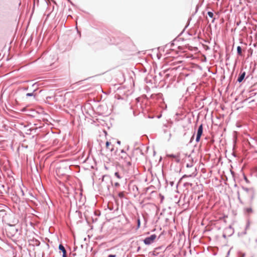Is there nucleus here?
Returning a JSON list of instances; mask_svg holds the SVG:
<instances>
[{"mask_svg":"<svg viewBox=\"0 0 257 257\" xmlns=\"http://www.w3.org/2000/svg\"><path fill=\"white\" fill-rule=\"evenodd\" d=\"M45 67L51 66L58 60L57 55L54 52L47 51L44 52L41 57Z\"/></svg>","mask_w":257,"mask_h":257,"instance_id":"obj_1","label":"nucleus"},{"mask_svg":"<svg viewBox=\"0 0 257 257\" xmlns=\"http://www.w3.org/2000/svg\"><path fill=\"white\" fill-rule=\"evenodd\" d=\"M120 158L122 160V163L123 166L126 168L128 170H131L133 168V166L132 163V158L127 154H124V155H121Z\"/></svg>","mask_w":257,"mask_h":257,"instance_id":"obj_2","label":"nucleus"},{"mask_svg":"<svg viewBox=\"0 0 257 257\" xmlns=\"http://www.w3.org/2000/svg\"><path fill=\"white\" fill-rule=\"evenodd\" d=\"M250 77L251 79L253 78L252 75L251 74H248L247 76H246L245 72L241 70L238 75L236 82L238 83H241L243 80H245L246 79H249Z\"/></svg>","mask_w":257,"mask_h":257,"instance_id":"obj_3","label":"nucleus"},{"mask_svg":"<svg viewBox=\"0 0 257 257\" xmlns=\"http://www.w3.org/2000/svg\"><path fill=\"white\" fill-rule=\"evenodd\" d=\"M157 238V235L155 234H153L151 235L150 236H148L146 237L143 240V242L145 245H149L154 243L155 241V239Z\"/></svg>","mask_w":257,"mask_h":257,"instance_id":"obj_4","label":"nucleus"},{"mask_svg":"<svg viewBox=\"0 0 257 257\" xmlns=\"http://www.w3.org/2000/svg\"><path fill=\"white\" fill-rule=\"evenodd\" d=\"M203 124H201L198 126V128L197 130V135H196V142L197 143L199 142L200 140L201 137L203 134Z\"/></svg>","mask_w":257,"mask_h":257,"instance_id":"obj_5","label":"nucleus"},{"mask_svg":"<svg viewBox=\"0 0 257 257\" xmlns=\"http://www.w3.org/2000/svg\"><path fill=\"white\" fill-rule=\"evenodd\" d=\"M224 232L227 234L228 236H231L234 233V229L230 225L224 229Z\"/></svg>","mask_w":257,"mask_h":257,"instance_id":"obj_6","label":"nucleus"},{"mask_svg":"<svg viewBox=\"0 0 257 257\" xmlns=\"http://www.w3.org/2000/svg\"><path fill=\"white\" fill-rule=\"evenodd\" d=\"M10 231H7V233H10L11 236H13L17 232L18 229L15 227V225H10Z\"/></svg>","mask_w":257,"mask_h":257,"instance_id":"obj_7","label":"nucleus"},{"mask_svg":"<svg viewBox=\"0 0 257 257\" xmlns=\"http://www.w3.org/2000/svg\"><path fill=\"white\" fill-rule=\"evenodd\" d=\"M195 176H196V174H194V175L193 174H190V175H186V174H185V175H183V176H182V177L179 179V181H178V184H177V185H176V187H178V184H179V183H180L182 181V180H183L184 179H185V178H188V177H195Z\"/></svg>","mask_w":257,"mask_h":257,"instance_id":"obj_8","label":"nucleus"},{"mask_svg":"<svg viewBox=\"0 0 257 257\" xmlns=\"http://www.w3.org/2000/svg\"><path fill=\"white\" fill-rule=\"evenodd\" d=\"M30 242H31L30 243L32 245L36 246H39L41 243L40 241L39 240H38L36 238H34L30 240Z\"/></svg>","mask_w":257,"mask_h":257,"instance_id":"obj_9","label":"nucleus"},{"mask_svg":"<svg viewBox=\"0 0 257 257\" xmlns=\"http://www.w3.org/2000/svg\"><path fill=\"white\" fill-rule=\"evenodd\" d=\"M102 181H110L111 185H113L111 179V177L109 175H104L102 176Z\"/></svg>","mask_w":257,"mask_h":257,"instance_id":"obj_10","label":"nucleus"},{"mask_svg":"<svg viewBox=\"0 0 257 257\" xmlns=\"http://www.w3.org/2000/svg\"><path fill=\"white\" fill-rule=\"evenodd\" d=\"M105 146L107 150H108L111 152L113 151V146L111 145L110 142L107 141L105 143Z\"/></svg>","mask_w":257,"mask_h":257,"instance_id":"obj_11","label":"nucleus"},{"mask_svg":"<svg viewBox=\"0 0 257 257\" xmlns=\"http://www.w3.org/2000/svg\"><path fill=\"white\" fill-rule=\"evenodd\" d=\"M58 248L62 252V255H64V254H67L66 250L65 249V247L64 246V245L62 244H61V243L59 244Z\"/></svg>","mask_w":257,"mask_h":257,"instance_id":"obj_12","label":"nucleus"},{"mask_svg":"<svg viewBox=\"0 0 257 257\" xmlns=\"http://www.w3.org/2000/svg\"><path fill=\"white\" fill-rule=\"evenodd\" d=\"M18 195L24 196L25 195L24 191L23 190L22 187L20 186L18 188Z\"/></svg>","mask_w":257,"mask_h":257,"instance_id":"obj_13","label":"nucleus"},{"mask_svg":"<svg viewBox=\"0 0 257 257\" xmlns=\"http://www.w3.org/2000/svg\"><path fill=\"white\" fill-rule=\"evenodd\" d=\"M6 215V210L4 209H1V207H0V217L3 218Z\"/></svg>","mask_w":257,"mask_h":257,"instance_id":"obj_14","label":"nucleus"},{"mask_svg":"<svg viewBox=\"0 0 257 257\" xmlns=\"http://www.w3.org/2000/svg\"><path fill=\"white\" fill-rule=\"evenodd\" d=\"M36 91V89H34L32 92H31V93H27L26 94V96L27 97H31V96H33L34 98H35L36 97V94L34 93V92Z\"/></svg>","mask_w":257,"mask_h":257,"instance_id":"obj_15","label":"nucleus"},{"mask_svg":"<svg viewBox=\"0 0 257 257\" xmlns=\"http://www.w3.org/2000/svg\"><path fill=\"white\" fill-rule=\"evenodd\" d=\"M237 54L239 56H242V48L240 46L237 47Z\"/></svg>","mask_w":257,"mask_h":257,"instance_id":"obj_16","label":"nucleus"},{"mask_svg":"<svg viewBox=\"0 0 257 257\" xmlns=\"http://www.w3.org/2000/svg\"><path fill=\"white\" fill-rule=\"evenodd\" d=\"M192 185H193V184L189 183V182H185L183 184V186L185 187H187V188H188L189 187H192Z\"/></svg>","mask_w":257,"mask_h":257,"instance_id":"obj_17","label":"nucleus"},{"mask_svg":"<svg viewBox=\"0 0 257 257\" xmlns=\"http://www.w3.org/2000/svg\"><path fill=\"white\" fill-rule=\"evenodd\" d=\"M114 176L118 179H121L122 178V176L120 175L119 172H116L114 173Z\"/></svg>","mask_w":257,"mask_h":257,"instance_id":"obj_18","label":"nucleus"},{"mask_svg":"<svg viewBox=\"0 0 257 257\" xmlns=\"http://www.w3.org/2000/svg\"><path fill=\"white\" fill-rule=\"evenodd\" d=\"M137 229H138L140 227V226H141V220L139 217H138L137 218Z\"/></svg>","mask_w":257,"mask_h":257,"instance_id":"obj_19","label":"nucleus"},{"mask_svg":"<svg viewBox=\"0 0 257 257\" xmlns=\"http://www.w3.org/2000/svg\"><path fill=\"white\" fill-rule=\"evenodd\" d=\"M242 189L245 191V192L247 193H249L251 191V190H253L252 189H249L246 187H242Z\"/></svg>","mask_w":257,"mask_h":257,"instance_id":"obj_20","label":"nucleus"},{"mask_svg":"<svg viewBox=\"0 0 257 257\" xmlns=\"http://www.w3.org/2000/svg\"><path fill=\"white\" fill-rule=\"evenodd\" d=\"M249 193H250V199H251V200H252L254 198V190H251V191Z\"/></svg>","mask_w":257,"mask_h":257,"instance_id":"obj_21","label":"nucleus"},{"mask_svg":"<svg viewBox=\"0 0 257 257\" xmlns=\"http://www.w3.org/2000/svg\"><path fill=\"white\" fill-rule=\"evenodd\" d=\"M246 234V231L245 230L244 231H243L242 232H238V236H241L244 235H245Z\"/></svg>","mask_w":257,"mask_h":257,"instance_id":"obj_22","label":"nucleus"},{"mask_svg":"<svg viewBox=\"0 0 257 257\" xmlns=\"http://www.w3.org/2000/svg\"><path fill=\"white\" fill-rule=\"evenodd\" d=\"M207 15L210 18H213L214 16L213 13L210 11L207 12Z\"/></svg>","mask_w":257,"mask_h":257,"instance_id":"obj_23","label":"nucleus"},{"mask_svg":"<svg viewBox=\"0 0 257 257\" xmlns=\"http://www.w3.org/2000/svg\"><path fill=\"white\" fill-rule=\"evenodd\" d=\"M118 196L120 197V198H123L124 197V193L123 192H120L118 193Z\"/></svg>","mask_w":257,"mask_h":257,"instance_id":"obj_24","label":"nucleus"},{"mask_svg":"<svg viewBox=\"0 0 257 257\" xmlns=\"http://www.w3.org/2000/svg\"><path fill=\"white\" fill-rule=\"evenodd\" d=\"M168 157L169 158H176L177 157V156L172 154L168 155Z\"/></svg>","mask_w":257,"mask_h":257,"instance_id":"obj_25","label":"nucleus"},{"mask_svg":"<svg viewBox=\"0 0 257 257\" xmlns=\"http://www.w3.org/2000/svg\"><path fill=\"white\" fill-rule=\"evenodd\" d=\"M76 212L78 213L79 218L81 219L82 218V213L80 211H76Z\"/></svg>","mask_w":257,"mask_h":257,"instance_id":"obj_26","label":"nucleus"},{"mask_svg":"<svg viewBox=\"0 0 257 257\" xmlns=\"http://www.w3.org/2000/svg\"><path fill=\"white\" fill-rule=\"evenodd\" d=\"M246 211L247 213H249L252 212V210L251 208H246Z\"/></svg>","mask_w":257,"mask_h":257,"instance_id":"obj_27","label":"nucleus"},{"mask_svg":"<svg viewBox=\"0 0 257 257\" xmlns=\"http://www.w3.org/2000/svg\"><path fill=\"white\" fill-rule=\"evenodd\" d=\"M237 199L238 200H239V202L241 203H243V202H242L241 199H240V195H239V192H237Z\"/></svg>","mask_w":257,"mask_h":257,"instance_id":"obj_28","label":"nucleus"},{"mask_svg":"<svg viewBox=\"0 0 257 257\" xmlns=\"http://www.w3.org/2000/svg\"><path fill=\"white\" fill-rule=\"evenodd\" d=\"M194 135H195V132L194 133L193 135H192V136L191 137V138H190V142H189V143H191L192 142V141H193L194 140Z\"/></svg>","mask_w":257,"mask_h":257,"instance_id":"obj_29","label":"nucleus"},{"mask_svg":"<svg viewBox=\"0 0 257 257\" xmlns=\"http://www.w3.org/2000/svg\"><path fill=\"white\" fill-rule=\"evenodd\" d=\"M243 179L244 180H245V181L246 182V183H249V181H248V180L247 179L246 176H245V175H244V177H243Z\"/></svg>","mask_w":257,"mask_h":257,"instance_id":"obj_30","label":"nucleus"},{"mask_svg":"<svg viewBox=\"0 0 257 257\" xmlns=\"http://www.w3.org/2000/svg\"><path fill=\"white\" fill-rule=\"evenodd\" d=\"M176 162L177 163H179L180 162V159L179 158V156H177V157L176 158Z\"/></svg>","mask_w":257,"mask_h":257,"instance_id":"obj_31","label":"nucleus"},{"mask_svg":"<svg viewBox=\"0 0 257 257\" xmlns=\"http://www.w3.org/2000/svg\"><path fill=\"white\" fill-rule=\"evenodd\" d=\"M114 186L116 187H118L120 186V184L118 182H115L114 184Z\"/></svg>","mask_w":257,"mask_h":257,"instance_id":"obj_32","label":"nucleus"},{"mask_svg":"<svg viewBox=\"0 0 257 257\" xmlns=\"http://www.w3.org/2000/svg\"><path fill=\"white\" fill-rule=\"evenodd\" d=\"M222 236L224 238H226L227 236H227V234L225 232H224V233H223Z\"/></svg>","mask_w":257,"mask_h":257,"instance_id":"obj_33","label":"nucleus"},{"mask_svg":"<svg viewBox=\"0 0 257 257\" xmlns=\"http://www.w3.org/2000/svg\"><path fill=\"white\" fill-rule=\"evenodd\" d=\"M53 98H54V97L53 96H47L46 97V99L47 101H48L49 100H50L51 99H53Z\"/></svg>","mask_w":257,"mask_h":257,"instance_id":"obj_34","label":"nucleus"},{"mask_svg":"<svg viewBox=\"0 0 257 257\" xmlns=\"http://www.w3.org/2000/svg\"><path fill=\"white\" fill-rule=\"evenodd\" d=\"M29 195L33 198H36V197L33 195V193L31 192L29 193Z\"/></svg>","mask_w":257,"mask_h":257,"instance_id":"obj_35","label":"nucleus"},{"mask_svg":"<svg viewBox=\"0 0 257 257\" xmlns=\"http://www.w3.org/2000/svg\"><path fill=\"white\" fill-rule=\"evenodd\" d=\"M192 166H193V165H192V164H188H188H187V165H186V167H187V168H191V167H192Z\"/></svg>","mask_w":257,"mask_h":257,"instance_id":"obj_36","label":"nucleus"},{"mask_svg":"<svg viewBox=\"0 0 257 257\" xmlns=\"http://www.w3.org/2000/svg\"><path fill=\"white\" fill-rule=\"evenodd\" d=\"M133 114L135 116H137L139 113L136 112L135 110H133Z\"/></svg>","mask_w":257,"mask_h":257,"instance_id":"obj_37","label":"nucleus"},{"mask_svg":"<svg viewBox=\"0 0 257 257\" xmlns=\"http://www.w3.org/2000/svg\"><path fill=\"white\" fill-rule=\"evenodd\" d=\"M169 184H170V186L171 187H172L174 185V181H170Z\"/></svg>","mask_w":257,"mask_h":257,"instance_id":"obj_38","label":"nucleus"},{"mask_svg":"<svg viewBox=\"0 0 257 257\" xmlns=\"http://www.w3.org/2000/svg\"><path fill=\"white\" fill-rule=\"evenodd\" d=\"M249 222L248 221L247 223V224L246 225V227H245V230H246L247 229V228L249 227Z\"/></svg>","mask_w":257,"mask_h":257,"instance_id":"obj_39","label":"nucleus"},{"mask_svg":"<svg viewBox=\"0 0 257 257\" xmlns=\"http://www.w3.org/2000/svg\"><path fill=\"white\" fill-rule=\"evenodd\" d=\"M121 155H124V154H126L123 150H121L120 151Z\"/></svg>","mask_w":257,"mask_h":257,"instance_id":"obj_40","label":"nucleus"},{"mask_svg":"<svg viewBox=\"0 0 257 257\" xmlns=\"http://www.w3.org/2000/svg\"><path fill=\"white\" fill-rule=\"evenodd\" d=\"M108 257H116V255L115 254H109L108 255Z\"/></svg>","mask_w":257,"mask_h":257,"instance_id":"obj_41","label":"nucleus"},{"mask_svg":"<svg viewBox=\"0 0 257 257\" xmlns=\"http://www.w3.org/2000/svg\"><path fill=\"white\" fill-rule=\"evenodd\" d=\"M251 93H250V97L252 96H254L256 94L255 93H254V92H252L251 91H250Z\"/></svg>","mask_w":257,"mask_h":257,"instance_id":"obj_42","label":"nucleus"},{"mask_svg":"<svg viewBox=\"0 0 257 257\" xmlns=\"http://www.w3.org/2000/svg\"><path fill=\"white\" fill-rule=\"evenodd\" d=\"M239 253L241 254V256L240 257H244L245 255V253L239 252Z\"/></svg>","mask_w":257,"mask_h":257,"instance_id":"obj_43","label":"nucleus"},{"mask_svg":"<svg viewBox=\"0 0 257 257\" xmlns=\"http://www.w3.org/2000/svg\"><path fill=\"white\" fill-rule=\"evenodd\" d=\"M163 105H164V107L163 106H162V107H163L164 110H166L167 108V105L165 104H164Z\"/></svg>","mask_w":257,"mask_h":257,"instance_id":"obj_44","label":"nucleus"},{"mask_svg":"<svg viewBox=\"0 0 257 257\" xmlns=\"http://www.w3.org/2000/svg\"><path fill=\"white\" fill-rule=\"evenodd\" d=\"M161 116H162V114H159V115H157V117L158 118H161Z\"/></svg>","mask_w":257,"mask_h":257,"instance_id":"obj_45","label":"nucleus"},{"mask_svg":"<svg viewBox=\"0 0 257 257\" xmlns=\"http://www.w3.org/2000/svg\"><path fill=\"white\" fill-rule=\"evenodd\" d=\"M162 247H163V246H161L157 247L156 249H161Z\"/></svg>","mask_w":257,"mask_h":257,"instance_id":"obj_46","label":"nucleus"},{"mask_svg":"<svg viewBox=\"0 0 257 257\" xmlns=\"http://www.w3.org/2000/svg\"><path fill=\"white\" fill-rule=\"evenodd\" d=\"M163 131H164V133H167V130L166 128H164L163 129Z\"/></svg>","mask_w":257,"mask_h":257,"instance_id":"obj_47","label":"nucleus"},{"mask_svg":"<svg viewBox=\"0 0 257 257\" xmlns=\"http://www.w3.org/2000/svg\"><path fill=\"white\" fill-rule=\"evenodd\" d=\"M174 41H175V40H174L173 42H171V46H173V45H174Z\"/></svg>","mask_w":257,"mask_h":257,"instance_id":"obj_48","label":"nucleus"},{"mask_svg":"<svg viewBox=\"0 0 257 257\" xmlns=\"http://www.w3.org/2000/svg\"><path fill=\"white\" fill-rule=\"evenodd\" d=\"M116 143L117 144L120 145L121 142L120 141H117Z\"/></svg>","mask_w":257,"mask_h":257,"instance_id":"obj_49","label":"nucleus"},{"mask_svg":"<svg viewBox=\"0 0 257 257\" xmlns=\"http://www.w3.org/2000/svg\"><path fill=\"white\" fill-rule=\"evenodd\" d=\"M28 87H25V88H24V90H28Z\"/></svg>","mask_w":257,"mask_h":257,"instance_id":"obj_50","label":"nucleus"},{"mask_svg":"<svg viewBox=\"0 0 257 257\" xmlns=\"http://www.w3.org/2000/svg\"><path fill=\"white\" fill-rule=\"evenodd\" d=\"M140 249H141V247H140V246H139V247H138V249H137V251H139V250H140Z\"/></svg>","mask_w":257,"mask_h":257,"instance_id":"obj_51","label":"nucleus"},{"mask_svg":"<svg viewBox=\"0 0 257 257\" xmlns=\"http://www.w3.org/2000/svg\"><path fill=\"white\" fill-rule=\"evenodd\" d=\"M71 5H72L73 6H74V4L71 1V2H69Z\"/></svg>","mask_w":257,"mask_h":257,"instance_id":"obj_52","label":"nucleus"},{"mask_svg":"<svg viewBox=\"0 0 257 257\" xmlns=\"http://www.w3.org/2000/svg\"><path fill=\"white\" fill-rule=\"evenodd\" d=\"M62 257H67V254H64V255H62Z\"/></svg>","mask_w":257,"mask_h":257,"instance_id":"obj_53","label":"nucleus"},{"mask_svg":"<svg viewBox=\"0 0 257 257\" xmlns=\"http://www.w3.org/2000/svg\"><path fill=\"white\" fill-rule=\"evenodd\" d=\"M254 101V100L253 99H252V100H250V101L249 102V103L252 102H253Z\"/></svg>","mask_w":257,"mask_h":257,"instance_id":"obj_54","label":"nucleus"},{"mask_svg":"<svg viewBox=\"0 0 257 257\" xmlns=\"http://www.w3.org/2000/svg\"><path fill=\"white\" fill-rule=\"evenodd\" d=\"M107 188L108 190L109 189V185H107Z\"/></svg>","mask_w":257,"mask_h":257,"instance_id":"obj_55","label":"nucleus"},{"mask_svg":"<svg viewBox=\"0 0 257 257\" xmlns=\"http://www.w3.org/2000/svg\"><path fill=\"white\" fill-rule=\"evenodd\" d=\"M46 245H47V246L48 248H49V244L46 243Z\"/></svg>","mask_w":257,"mask_h":257,"instance_id":"obj_56","label":"nucleus"},{"mask_svg":"<svg viewBox=\"0 0 257 257\" xmlns=\"http://www.w3.org/2000/svg\"><path fill=\"white\" fill-rule=\"evenodd\" d=\"M136 100L137 102H139V98H136Z\"/></svg>","mask_w":257,"mask_h":257,"instance_id":"obj_57","label":"nucleus"},{"mask_svg":"<svg viewBox=\"0 0 257 257\" xmlns=\"http://www.w3.org/2000/svg\"><path fill=\"white\" fill-rule=\"evenodd\" d=\"M20 198H19H19L18 197V198H17V200H19V201H20Z\"/></svg>","mask_w":257,"mask_h":257,"instance_id":"obj_58","label":"nucleus"},{"mask_svg":"<svg viewBox=\"0 0 257 257\" xmlns=\"http://www.w3.org/2000/svg\"><path fill=\"white\" fill-rule=\"evenodd\" d=\"M164 127L166 128L167 127V125L165 124V125H164Z\"/></svg>","mask_w":257,"mask_h":257,"instance_id":"obj_59","label":"nucleus"},{"mask_svg":"<svg viewBox=\"0 0 257 257\" xmlns=\"http://www.w3.org/2000/svg\"><path fill=\"white\" fill-rule=\"evenodd\" d=\"M250 97H249V98H247V99H245L244 100V101L247 100V99H248L249 98H250Z\"/></svg>","mask_w":257,"mask_h":257,"instance_id":"obj_60","label":"nucleus"},{"mask_svg":"<svg viewBox=\"0 0 257 257\" xmlns=\"http://www.w3.org/2000/svg\"><path fill=\"white\" fill-rule=\"evenodd\" d=\"M161 199H162V200H163L164 199V196H162Z\"/></svg>","mask_w":257,"mask_h":257,"instance_id":"obj_61","label":"nucleus"},{"mask_svg":"<svg viewBox=\"0 0 257 257\" xmlns=\"http://www.w3.org/2000/svg\"><path fill=\"white\" fill-rule=\"evenodd\" d=\"M101 106V105H99V106L98 107V109H99Z\"/></svg>","mask_w":257,"mask_h":257,"instance_id":"obj_62","label":"nucleus"},{"mask_svg":"<svg viewBox=\"0 0 257 257\" xmlns=\"http://www.w3.org/2000/svg\"><path fill=\"white\" fill-rule=\"evenodd\" d=\"M171 133H169V137H170V138L171 137Z\"/></svg>","mask_w":257,"mask_h":257,"instance_id":"obj_63","label":"nucleus"},{"mask_svg":"<svg viewBox=\"0 0 257 257\" xmlns=\"http://www.w3.org/2000/svg\"><path fill=\"white\" fill-rule=\"evenodd\" d=\"M69 3L71 2V0H67Z\"/></svg>","mask_w":257,"mask_h":257,"instance_id":"obj_64","label":"nucleus"}]
</instances>
